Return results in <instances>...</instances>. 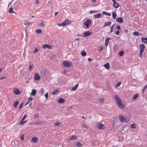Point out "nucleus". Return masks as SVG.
<instances>
[{"mask_svg":"<svg viewBox=\"0 0 147 147\" xmlns=\"http://www.w3.org/2000/svg\"><path fill=\"white\" fill-rule=\"evenodd\" d=\"M114 99L115 100L117 101V104L119 108L122 109L124 108V106L121 102V99L119 97L115 95L114 96Z\"/></svg>","mask_w":147,"mask_h":147,"instance_id":"nucleus-1","label":"nucleus"},{"mask_svg":"<svg viewBox=\"0 0 147 147\" xmlns=\"http://www.w3.org/2000/svg\"><path fill=\"white\" fill-rule=\"evenodd\" d=\"M119 120L123 122H127L129 121L128 119L123 116H119Z\"/></svg>","mask_w":147,"mask_h":147,"instance_id":"nucleus-2","label":"nucleus"},{"mask_svg":"<svg viewBox=\"0 0 147 147\" xmlns=\"http://www.w3.org/2000/svg\"><path fill=\"white\" fill-rule=\"evenodd\" d=\"M96 126L99 129H105L104 125L99 123H98L96 125Z\"/></svg>","mask_w":147,"mask_h":147,"instance_id":"nucleus-3","label":"nucleus"},{"mask_svg":"<svg viewBox=\"0 0 147 147\" xmlns=\"http://www.w3.org/2000/svg\"><path fill=\"white\" fill-rule=\"evenodd\" d=\"M63 65L65 67H69L71 66V63L65 61L63 62Z\"/></svg>","mask_w":147,"mask_h":147,"instance_id":"nucleus-4","label":"nucleus"},{"mask_svg":"<svg viewBox=\"0 0 147 147\" xmlns=\"http://www.w3.org/2000/svg\"><path fill=\"white\" fill-rule=\"evenodd\" d=\"M91 23V21L90 19H88L84 23V25L86 26L87 28L89 27V26L90 25Z\"/></svg>","mask_w":147,"mask_h":147,"instance_id":"nucleus-5","label":"nucleus"},{"mask_svg":"<svg viewBox=\"0 0 147 147\" xmlns=\"http://www.w3.org/2000/svg\"><path fill=\"white\" fill-rule=\"evenodd\" d=\"M92 34V32L90 31H87L83 33V36L86 37Z\"/></svg>","mask_w":147,"mask_h":147,"instance_id":"nucleus-6","label":"nucleus"},{"mask_svg":"<svg viewBox=\"0 0 147 147\" xmlns=\"http://www.w3.org/2000/svg\"><path fill=\"white\" fill-rule=\"evenodd\" d=\"M113 5L114 7L116 8H118L119 7L121 6L119 4V3L116 2L115 0L113 2Z\"/></svg>","mask_w":147,"mask_h":147,"instance_id":"nucleus-7","label":"nucleus"},{"mask_svg":"<svg viewBox=\"0 0 147 147\" xmlns=\"http://www.w3.org/2000/svg\"><path fill=\"white\" fill-rule=\"evenodd\" d=\"M113 5L114 7L116 8H118L119 7L121 6L119 4V3L116 2L115 0L113 2Z\"/></svg>","mask_w":147,"mask_h":147,"instance_id":"nucleus-8","label":"nucleus"},{"mask_svg":"<svg viewBox=\"0 0 147 147\" xmlns=\"http://www.w3.org/2000/svg\"><path fill=\"white\" fill-rule=\"evenodd\" d=\"M145 46L144 44H141L139 45V48H140V51L144 52L145 49Z\"/></svg>","mask_w":147,"mask_h":147,"instance_id":"nucleus-9","label":"nucleus"},{"mask_svg":"<svg viewBox=\"0 0 147 147\" xmlns=\"http://www.w3.org/2000/svg\"><path fill=\"white\" fill-rule=\"evenodd\" d=\"M42 47L43 49H46L48 48V49H51V46L50 45H47V44H45L43 45Z\"/></svg>","mask_w":147,"mask_h":147,"instance_id":"nucleus-10","label":"nucleus"},{"mask_svg":"<svg viewBox=\"0 0 147 147\" xmlns=\"http://www.w3.org/2000/svg\"><path fill=\"white\" fill-rule=\"evenodd\" d=\"M13 92L16 95H18L21 93V92L18 88L14 89Z\"/></svg>","mask_w":147,"mask_h":147,"instance_id":"nucleus-11","label":"nucleus"},{"mask_svg":"<svg viewBox=\"0 0 147 147\" xmlns=\"http://www.w3.org/2000/svg\"><path fill=\"white\" fill-rule=\"evenodd\" d=\"M40 77L37 73H36L35 75L34 79L36 80H39L40 78Z\"/></svg>","mask_w":147,"mask_h":147,"instance_id":"nucleus-12","label":"nucleus"},{"mask_svg":"<svg viewBox=\"0 0 147 147\" xmlns=\"http://www.w3.org/2000/svg\"><path fill=\"white\" fill-rule=\"evenodd\" d=\"M116 20L117 22L119 23H122L123 22V20L121 17L117 18Z\"/></svg>","mask_w":147,"mask_h":147,"instance_id":"nucleus-13","label":"nucleus"},{"mask_svg":"<svg viewBox=\"0 0 147 147\" xmlns=\"http://www.w3.org/2000/svg\"><path fill=\"white\" fill-rule=\"evenodd\" d=\"M104 66L107 69L109 70L110 68V65L109 63H107L104 65Z\"/></svg>","mask_w":147,"mask_h":147,"instance_id":"nucleus-14","label":"nucleus"},{"mask_svg":"<svg viewBox=\"0 0 147 147\" xmlns=\"http://www.w3.org/2000/svg\"><path fill=\"white\" fill-rule=\"evenodd\" d=\"M65 101V99L63 98H60L58 100V102L59 103H63Z\"/></svg>","mask_w":147,"mask_h":147,"instance_id":"nucleus-15","label":"nucleus"},{"mask_svg":"<svg viewBox=\"0 0 147 147\" xmlns=\"http://www.w3.org/2000/svg\"><path fill=\"white\" fill-rule=\"evenodd\" d=\"M38 139L36 137H33L31 139V141L34 143H36L38 141Z\"/></svg>","mask_w":147,"mask_h":147,"instance_id":"nucleus-16","label":"nucleus"},{"mask_svg":"<svg viewBox=\"0 0 147 147\" xmlns=\"http://www.w3.org/2000/svg\"><path fill=\"white\" fill-rule=\"evenodd\" d=\"M99 143V141L98 140L94 141L92 143V144L93 146H96Z\"/></svg>","mask_w":147,"mask_h":147,"instance_id":"nucleus-17","label":"nucleus"},{"mask_svg":"<svg viewBox=\"0 0 147 147\" xmlns=\"http://www.w3.org/2000/svg\"><path fill=\"white\" fill-rule=\"evenodd\" d=\"M77 136H76L74 135H72L71 136V137L68 140V141L70 140H75L77 138Z\"/></svg>","mask_w":147,"mask_h":147,"instance_id":"nucleus-18","label":"nucleus"},{"mask_svg":"<svg viewBox=\"0 0 147 147\" xmlns=\"http://www.w3.org/2000/svg\"><path fill=\"white\" fill-rule=\"evenodd\" d=\"M141 34V33H140L137 31H135L133 33V35L135 36H138Z\"/></svg>","mask_w":147,"mask_h":147,"instance_id":"nucleus-19","label":"nucleus"},{"mask_svg":"<svg viewBox=\"0 0 147 147\" xmlns=\"http://www.w3.org/2000/svg\"><path fill=\"white\" fill-rule=\"evenodd\" d=\"M36 90L35 89H33L32 90V92L31 95H32L33 96H35L36 94Z\"/></svg>","mask_w":147,"mask_h":147,"instance_id":"nucleus-20","label":"nucleus"},{"mask_svg":"<svg viewBox=\"0 0 147 147\" xmlns=\"http://www.w3.org/2000/svg\"><path fill=\"white\" fill-rule=\"evenodd\" d=\"M59 92V90L58 89H56L54 91H53L52 93V94L53 95H54L55 94H57Z\"/></svg>","mask_w":147,"mask_h":147,"instance_id":"nucleus-21","label":"nucleus"},{"mask_svg":"<svg viewBox=\"0 0 147 147\" xmlns=\"http://www.w3.org/2000/svg\"><path fill=\"white\" fill-rule=\"evenodd\" d=\"M8 12L10 13H15V12L13 11V9L12 8V7H10L9 8L8 11Z\"/></svg>","mask_w":147,"mask_h":147,"instance_id":"nucleus-22","label":"nucleus"},{"mask_svg":"<svg viewBox=\"0 0 147 147\" xmlns=\"http://www.w3.org/2000/svg\"><path fill=\"white\" fill-rule=\"evenodd\" d=\"M33 99L32 97H29L28 99V101L26 103V104L25 105V106H26L27 105H28L30 101H32L33 100Z\"/></svg>","mask_w":147,"mask_h":147,"instance_id":"nucleus-23","label":"nucleus"},{"mask_svg":"<svg viewBox=\"0 0 147 147\" xmlns=\"http://www.w3.org/2000/svg\"><path fill=\"white\" fill-rule=\"evenodd\" d=\"M78 84H76L75 86H74V87H73L71 89V90L73 91V90H75L78 88Z\"/></svg>","mask_w":147,"mask_h":147,"instance_id":"nucleus-24","label":"nucleus"},{"mask_svg":"<svg viewBox=\"0 0 147 147\" xmlns=\"http://www.w3.org/2000/svg\"><path fill=\"white\" fill-rule=\"evenodd\" d=\"M102 15V14L100 13H98L97 14H95L94 15V16L97 18H99Z\"/></svg>","mask_w":147,"mask_h":147,"instance_id":"nucleus-25","label":"nucleus"},{"mask_svg":"<svg viewBox=\"0 0 147 147\" xmlns=\"http://www.w3.org/2000/svg\"><path fill=\"white\" fill-rule=\"evenodd\" d=\"M19 104V101H16L14 102V106L15 108H16L17 105Z\"/></svg>","mask_w":147,"mask_h":147,"instance_id":"nucleus-26","label":"nucleus"},{"mask_svg":"<svg viewBox=\"0 0 147 147\" xmlns=\"http://www.w3.org/2000/svg\"><path fill=\"white\" fill-rule=\"evenodd\" d=\"M117 14L115 12H114L112 13V16L113 19H115L117 16Z\"/></svg>","mask_w":147,"mask_h":147,"instance_id":"nucleus-27","label":"nucleus"},{"mask_svg":"<svg viewBox=\"0 0 147 147\" xmlns=\"http://www.w3.org/2000/svg\"><path fill=\"white\" fill-rule=\"evenodd\" d=\"M81 54L82 55V56L83 57L85 56L86 55V52L84 51H82L81 52Z\"/></svg>","mask_w":147,"mask_h":147,"instance_id":"nucleus-28","label":"nucleus"},{"mask_svg":"<svg viewBox=\"0 0 147 147\" xmlns=\"http://www.w3.org/2000/svg\"><path fill=\"white\" fill-rule=\"evenodd\" d=\"M75 145L77 147H81L82 146V144L79 142H78Z\"/></svg>","mask_w":147,"mask_h":147,"instance_id":"nucleus-29","label":"nucleus"},{"mask_svg":"<svg viewBox=\"0 0 147 147\" xmlns=\"http://www.w3.org/2000/svg\"><path fill=\"white\" fill-rule=\"evenodd\" d=\"M102 14H105L109 16H111V14L110 13L107 12L105 11L102 12Z\"/></svg>","mask_w":147,"mask_h":147,"instance_id":"nucleus-30","label":"nucleus"},{"mask_svg":"<svg viewBox=\"0 0 147 147\" xmlns=\"http://www.w3.org/2000/svg\"><path fill=\"white\" fill-rule=\"evenodd\" d=\"M82 126L84 128L86 129H87L88 128V125L86 123H83Z\"/></svg>","mask_w":147,"mask_h":147,"instance_id":"nucleus-31","label":"nucleus"},{"mask_svg":"<svg viewBox=\"0 0 147 147\" xmlns=\"http://www.w3.org/2000/svg\"><path fill=\"white\" fill-rule=\"evenodd\" d=\"M26 121H22V120H21L20 121V122L19 123V125H23L25 123H26Z\"/></svg>","mask_w":147,"mask_h":147,"instance_id":"nucleus-32","label":"nucleus"},{"mask_svg":"<svg viewBox=\"0 0 147 147\" xmlns=\"http://www.w3.org/2000/svg\"><path fill=\"white\" fill-rule=\"evenodd\" d=\"M124 54V51H121L119 52V55L120 56H122Z\"/></svg>","mask_w":147,"mask_h":147,"instance_id":"nucleus-33","label":"nucleus"},{"mask_svg":"<svg viewBox=\"0 0 147 147\" xmlns=\"http://www.w3.org/2000/svg\"><path fill=\"white\" fill-rule=\"evenodd\" d=\"M146 88H147V85H146L144 87V88H143L142 90V94L144 93L145 91V90H146Z\"/></svg>","mask_w":147,"mask_h":147,"instance_id":"nucleus-34","label":"nucleus"},{"mask_svg":"<svg viewBox=\"0 0 147 147\" xmlns=\"http://www.w3.org/2000/svg\"><path fill=\"white\" fill-rule=\"evenodd\" d=\"M36 32L37 33L40 34L42 32V31L40 29H38L36 30Z\"/></svg>","mask_w":147,"mask_h":147,"instance_id":"nucleus-35","label":"nucleus"},{"mask_svg":"<svg viewBox=\"0 0 147 147\" xmlns=\"http://www.w3.org/2000/svg\"><path fill=\"white\" fill-rule=\"evenodd\" d=\"M138 94H135L132 98L133 100H135L136 99L138 96Z\"/></svg>","mask_w":147,"mask_h":147,"instance_id":"nucleus-36","label":"nucleus"},{"mask_svg":"<svg viewBox=\"0 0 147 147\" xmlns=\"http://www.w3.org/2000/svg\"><path fill=\"white\" fill-rule=\"evenodd\" d=\"M33 65L32 64H30V63L29 64V70H30L33 67Z\"/></svg>","mask_w":147,"mask_h":147,"instance_id":"nucleus-37","label":"nucleus"},{"mask_svg":"<svg viewBox=\"0 0 147 147\" xmlns=\"http://www.w3.org/2000/svg\"><path fill=\"white\" fill-rule=\"evenodd\" d=\"M131 127L133 129H134L136 127V125L135 123H133L131 125Z\"/></svg>","mask_w":147,"mask_h":147,"instance_id":"nucleus-38","label":"nucleus"},{"mask_svg":"<svg viewBox=\"0 0 147 147\" xmlns=\"http://www.w3.org/2000/svg\"><path fill=\"white\" fill-rule=\"evenodd\" d=\"M44 90L43 88H42L40 90V92L41 95H42L44 92Z\"/></svg>","mask_w":147,"mask_h":147,"instance_id":"nucleus-39","label":"nucleus"},{"mask_svg":"<svg viewBox=\"0 0 147 147\" xmlns=\"http://www.w3.org/2000/svg\"><path fill=\"white\" fill-rule=\"evenodd\" d=\"M111 21H110L108 22H105V25H106V26H109L111 24Z\"/></svg>","mask_w":147,"mask_h":147,"instance_id":"nucleus-40","label":"nucleus"},{"mask_svg":"<svg viewBox=\"0 0 147 147\" xmlns=\"http://www.w3.org/2000/svg\"><path fill=\"white\" fill-rule=\"evenodd\" d=\"M104 99L103 98H101L99 99V101L100 103H102L104 101Z\"/></svg>","mask_w":147,"mask_h":147,"instance_id":"nucleus-41","label":"nucleus"},{"mask_svg":"<svg viewBox=\"0 0 147 147\" xmlns=\"http://www.w3.org/2000/svg\"><path fill=\"white\" fill-rule=\"evenodd\" d=\"M98 11H93V10H90V12H89V13H90V14H92L93 13H95V12H98Z\"/></svg>","mask_w":147,"mask_h":147,"instance_id":"nucleus-42","label":"nucleus"},{"mask_svg":"<svg viewBox=\"0 0 147 147\" xmlns=\"http://www.w3.org/2000/svg\"><path fill=\"white\" fill-rule=\"evenodd\" d=\"M144 40H146L147 42V38H144L142 37L141 39V40L142 42V41H145Z\"/></svg>","mask_w":147,"mask_h":147,"instance_id":"nucleus-43","label":"nucleus"},{"mask_svg":"<svg viewBox=\"0 0 147 147\" xmlns=\"http://www.w3.org/2000/svg\"><path fill=\"white\" fill-rule=\"evenodd\" d=\"M111 39V38H107L105 39V42H109V40Z\"/></svg>","mask_w":147,"mask_h":147,"instance_id":"nucleus-44","label":"nucleus"},{"mask_svg":"<svg viewBox=\"0 0 147 147\" xmlns=\"http://www.w3.org/2000/svg\"><path fill=\"white\" fill-rule=\"evenodd\" d=\"M60 122H56L54 124L55 126H58L60 125Z\"/></svg>","mask_w":147,"mask_h":147,"instance_id":"nucleus-45","label":"nucleus"},{"mask_svg":"<svg viewBox=\"0 0 147 147\" xmlns=\"http://www.w3.org/2000/svg\"><path fill=\"white\" fill-rule=\"evenodd\" d=\"M121 82H117L116 84V86L117 87H118L121 84Z\"/></svg>","mask_w":147,"mask_h":147,"instance_id":"nucleus-46","label":"nucleus"},{"mask_svg":"<svg viewBox=\"0 0 147 147\" xmlns=\"http://www.w3.org/2000/svg\"><path fill=\"white\" fill-rule=\"evenodd\" d=\"M58 25L59 26H65L64 23L63 22L62 23H59L58 24Z\"/></svg>","mask_w":147,"mask_h":147,"instance_id":"nucleus-47","label":"nucleus"},{"mask_svg":"<svg viewBox=\"0 0 147 147\" xmlns=\"http://www.w3.org/2000/svg\"><path fill=\"white\" fill-rule=\"evenodd\" d=\"M20 138L22 140H24V134H21L20 136Z\"/></svg>","mask_w":147,"mask_h":147,"instance_id":"nucleus-48","label":"nucleus"},{"mask_svg":"<svg viewBox=\"0 0 147 147\" xmlns=\"http://www.w3.org/2000/svg\"><path fill=\"white\" fill-rule=\"evenodd\" d=\"M34 117L35 118H38L39 117V114H34Z\"/></svg>","mask_w":147,"mask_h":147,"instance_id":"nucleus-49","label":"nucleus"},{"mask_svg":"<svg viewBox=\"0 0 147 147\" xmlns=\"http://www.w3.org/2000/svg\"><path fill=\"white\" fill-rule=\"evenodd\" d=\"M114 26V25L113 24L112 25V26L111 27V31L110 32L111 33L113 31V26Z\"/></svg>","mask_w":147,"mask_h":147,"instance_id":"nucleus-50","label":"nucleus"},{"mask_svg":"<svg viewBox=\"0 0 147 147\" xmlns=\"http://www.w3.org/2000/svg\"><path fill=\"white\" fill-rule=\"evenodd\" d=\"M40 25V26L41 27H44L45 26L44 24L43 23V22H41L39 24Z\"/></svg>","mask_w":147,"mask_h":147,"instance_id":"nucleus-51","label":"nucleus"},{"mask_svg":"<svg viewBox=\"0 0 147 147\" xmlns=\"http://www.w3.org/2000/svg\"><path fill=\"white\" fill-rule=\"evenodd\" d=\"M117 29L118 30H120V29L121 30V28L120 26L119 25H118L117 26Z\"/></svg>","mask_w":147,"mask_h":147,"instance_id":"nucleus-52","label":"nucleus"},{"mask_svg":"<svg viewBox=\"0 0 147 147\" xmlns=\"http://www.w3.org/2000/svg\"><path fill=\"white\" fill-rule=\"evenodd\" d=\"M38 51V49L37 48H35L34 51L33 53H36Z\"/></svg>","mask_w":147,"mask_h":147,"instance_id":"nucleus-53","label":"nucleus"},{"mask_svg":"<svg viewBox=\"0 0 147 147\" xmlns=\"http://www.w3.org/2000/svg\"><path fill=\"white\" fill-rule=\"evenodd\" d=\"M140 51V54H139V56L140 57H142V53L143 52L141 51Z\"/></svg>","mask_w":147,"mask_h":147,"instance_id":"nucleus-54","label":"nucleus"},{"mask_svg":"<svg viewBox=\"0 0 147 147\" xmlns=\"http://www.w3.org/2000/svg\"><path fill=\"white\" fill-rule=\"evenodd\" d=\"M26 117L27 115H25L21 120H22V121H23Z\"/></svg>","mask_w":147,"mask_h":147,"instance_id":"nucleus-55","label":"nucleus"},{"mask_svg":"<svg viewBox=\"0 0 147 147\" xmlns=\"http://www.w3.org/2000/svg\"><path fill=\"white\" fill-rule=\"evenodd\" d=\"M45 97H46V99H47V98L48 97V94L47 92L45 95Z\"/></svg>","mask_w":147,"mask_h":147,"instance_id":"nucleus-56","label":"nucleus"},{"mask_svg":"<svg viewBox=\"0 0 147 147\" xmlns=\"http://www.w3.org/2000/svg\"><path fill=\"white\" fill-rule=\"evenodd\" d=\"M23 103L22 102V103L19 106V109H20L21 108H22V106H23Z\"/></svg>","mask_w":147,"mask_h":147,"instance_id":"nucleus-57","label":"nucleus"},{"mask_svg":"<svg viewBox=\"0 0 147 147\" xmlns=\"http://www.w3.org/2000/svg\"><path fill=\"white\" fill-rule=\"evenodd\" d=\"M67 20H65L63 22V23H64V24L65 26L66 25V24L67 22Z\"/></svg>","mask_w":147,"mask_h":147,"instance_id":"nucleus-58","label":"nucleus"},{"mask_svg":"<svg viewBox=\"0 0 147 147\" xmlns=\"http://www.w3.org/2000/svg\"><path fill=\"white\" fill-rule=\"evenodd\" d=\"M119 30H117V31H116L115 32V34H116V35H119Z\"/></svg>","mask_w":147,"mask_h":147,"instance_id":"nucleus-59","label":"nucleus"},{"mask_svg":"<svg viewBox=\"0 0 147 147\" xmlns=\"http://www.w3.org/2000/svg\"><path fill=\"white\" fill-rule=\"evenodd\" d=\"M128 32V30L127 28H125L124 29V32L125 33H127Z\"/></svg>","mask_w":147,"mask_h":147,"instance_id":"nucleus-60","label":"nucleus"},{"mask_svg":"<svg viewBox=\"0 0 147 147\" xmlns=\"http://www.w3.org/2000/svg\"><path fill=\"white\" fill-rule=\"evenodd\" d=\"M41 123V122L39 121H38V122H36L35 124H36V125H38V124H40Z\"/></svg>","mask_w":147,"mask_h":147,"instance_id":"nucleus-61","label":"nucleus"},{"mask_svg":"<svg viewBox=\"0 0 147 147\" xmlns=\"http://www.w3.org/2000/svg\"><path fill=\"white\" fill-rule=\"evenodd\" d=\"M88 60L89 62H90V61H92L93 60V59H92L90 58H88Z\"/></svg>","mask_w":147,"mask_h":147,"instance_id":"nucleus-62","label":"nucleus"},{"mask_svg":"<svg viewBox=\"0 0 147 147\" xmlns=\"http://www.w3.org/2000/svg\"><path fill=\"white\" fill-rule=\"evenodd\" d=\"M102 48H103L102 46H101L100 47V50H99V52H101V51L102 49Z\"/></svg>","mask_w":147,"mask_h":147,"instance_id":"nucleus-63","label":"nucleus"},{"mask_svg":"<svg viewBox=\"0 0 147 147\" xmlns=\"http://www.w3.org/2000/svg\"><path fill=\"white\" fill-rule=\"evenodd\" d=\"M66 70H63V74H65L66 72Z\"/></svg>","mask_w":147,"mask_h":147,"instance_id":"nucleus-64","label":"nucleus"}]
</instances>
